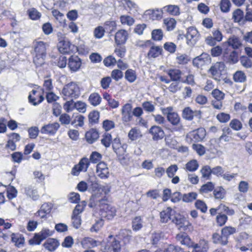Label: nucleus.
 I'll return each mask as SVG.
<instances>
[{
	"instance_id": "1",
	"label": "nucleus",
	"mask_w": 252,
	"mask_h": 252,
	"mask_svg": "<svg viewBox=\"0 0 252 252\" xmlns=\"http://www.w3.org/2000/svg\"><path fill=\"white\" fill-rule=\"evenodd\" d=\"M176 239L182 245L192 248V252H207L209 249L208 243L205 240H200L198 243L192 242L188 235L181 232L176 236Z\"/></svg>"
},
{
	"instance_id": "2",
	"label": "nucleus",
	"mask_w": 252,
	"mask_h": 252,
	"mask_svg": "<svg viewBox=\"0 0 252 252\" xmlns=\"http://www.w3.org/2000/svg\"><path fill=\"white\" fill-rule=\"evenodd\" d=\"M96 205L99 207V214L101 218L111 220L116 215L115 208L108 204L107 199L104 198L99 200L97 201Z\"/></svg>"
},
{
	"instance_id": "3",
	"label": "nucleus",
	"mask_w": 252,
	"mask_h": 252,
	"mask_svg": "<svg viewBox=\"0 0 252 252\" xmlns=\"http://www.w3.org/2000/svg\"><path fill=\"white\" fill-rule=\"evenodd\" d=\"M62 93L63 95L64 99L77 98L80 95V89L78 86L74 82L69 83L65 85Z\"/></svg>"
},
{
	"instance_id": "4",
	"label": "nucleus",
	"mask_w": 252,
	"mask_h": 252,
	"mask_svg": "<svg viewBox=\"0 0 252 252\" xmlns=\"http://www.w3.org/2000/svg\"><path fill=\"white\" fill-rule=\"evenodd\" d=\"M224 68L225 64L223 62H217L211 66L208 73L211 74L213 79L219 81Z\"/></svg>"
},
{
	"instance_id": "5",
	"label": "nucleus",
	"mask_w": 252,
	"mask_h": 252,
	"mask_svg": "<svg viewBox=\"0 0 252 252\" xmlns=\"http://www.w3.org/2000/svg\"><path fill=\"white\" fill-rule=\"evenodd\" d=\"M52 232L48 229H43L38 233L35 234L33 238L29 241L31 245H39L42 241L51 236Z\"/></svg>"
},
{
	"instance_id": "6",
	"label": "nucleus",
	"mask_w": 252,
	"mask_h": 252,
	"mask_svg": "<svg viewBox=\"0 0 252 252\" xmlns=\"http://www.w3.org/2000/svg\"><path fill=\"white\" fill-rule=\"evenodd\" d=\"M167 121L173 126L176 127L173 128L171 130L173 131H181L183 130V126L180 123L181 118L177 113L174 112L168 117H166Z\"/></svg>"
},
{
	"instance_id": "7",
	"label": "nucleus",
	"mask_w": 252,
	"mask_h": 252,
	"mask_svg": "<svg viewBox=\"0 0 252 252\" xmlns=\"http://www.w3.org/2000/svg\"><path fill=\"white\" fill-rule=\"evenodd\" d=\"M199 33L197 29L191 27L188 29L186 33L187 43L189 46L195 44L199 37Z\"/></svg>"
},
{
	"instance_id": "8",
	"label": "nucleus",
	"mask_w": 252,
	"mask_h": 252,
	"mask_svg": "<svg viewBox=\"0 0 252 252\" xmlns=\"http://www.w3.org/2000/svg\"><path fill=\"white\" fill-rule=\"evenodd\" d=\"M182 116L183 119L188 121H191L194 117L200 119L201 112L200 110L193 111L190 107H187L183 110Z\"/></svg>"
},
{
	"instance_id": "9",
	"label": "nucleus",
	"mask_w": 252,
	"mask_h": 252,
	"mask_svg": "<svg viewBox=\"0 0 252 252\" xmlns=\"http://www.w3.org/2000/svg\"><path fill=\"white\" fill-rule=\"evenodd\" d=\"M211 58L209 54L203 53L200 56L193 59L192 63L194 66L199 68L205 64L211 62Z\"/></svg>"
},
{
	"instance_id": "10",
	"label": "nucleus",
	"mask_w": 252,
	"mask_h": 252,
	"mask_svg": "<svg viewBox=\"0 0 252 252\" xmlns=\"http://www.w3.org/2000/svg\"><path fill=\"white\" fill-rule=\"evenodd\" d=\"M132 105L128 103L123 106L121 109V113L122 120L124 122H128L131 121L132 119Z\"/></svg>"
},
{
	"instance_id": "11",
	"label": "nucleus",
	"mask_w": 252,
	"mask_h": 252,
	"mask_svg": "<svg viewBox=\"0 0 252 252\" xmlns=\"http://www.w3.org/2000/svg\"><path fill=\"white\" fill-rule=\"evenodd\" d=\"M96 173L102 179L108 178L109 176V171L107 164L104 162L98 163L96 165Z\"/></svg>"
},
{
	"instance_id": "12",
	"label": "nucleus",
	"mask_w": 252,
	"mask_h": 252,
	"mask_svg": "<svg viewBox=\"0 0 252 252\" xmlns=\"http://www.w3.org/2000/svg\"><path fill=\"white\" fill-rule=\"evenodd\" d=\"M48 45L41 41H35L33 42L34 55L46 56V50Z\"/></svg>"
},
{
	"instance_id": "13",
	"label": "nucleus",
	"mask_w": 252,
	"mask_h": 252,
	"mask_svg": "<svg viewBox=\"0 0 252 252\" xmlns=\"http://www.w3.org/2000/svg\"><path fill=\"white\" fill-rule=\"evenodd\" d=\"M58 47L59 51L62 54H69L74 48V46L67 39H63L60 41Z\"/></svg>"
},
{
	"instance_id": "14",
	"label": "nucleus",
	"mask_w": 252,
	"mask_h": 252,
	"mask_svg": "<svg viewBox=\"0 0 252 252\" xmlns=\"http://www.w3.org/2000/svg\"><path fill=\"white\" fill-rule=\"evenodd\" d=\"M175 211L171 207H167L160 213V221L162 223H167L169 220H172L175 215Z\"/></svg>"
},
{
	"instance_id": "15",
	"label": "nucleus",
	"mask_w": 252,
	"mask_h": 252,
	"mask_svg": "<svg viewBox=\"0 0 252 252\" xmlns=\"http://www.w3.org/2000/svg\"><path fill=\"white\" fill-rule=\"evenodd\" d=\"M59 127L60 125L58 123L49 124L43 126L40 129V132L43 134L53 135L57 132Z\"/></svg>"
},
{
	"instance_id": "16",
	"label": "nucleus",
	"mask_w": 252,
	"mask_h": 252,
	"mask_svg": "<svg viewBox=\"0 0 252 252\" xmlns=\"http://www.w3.org/2000/svg\"><path fill=\"white\" fill-rule=\"evenodd\" d=\"M149 132L153 136L154 140H158L162 139L164 136V132L162 128L159 126H152Z\"/></svg>"
},
{
	"instance_id": "17",
	"label": "nucleus",
	"mask_w": 252,
	"mask_h": 252,
	"mask_svg": "<svg viewBox=\"0 0 252 252\" xmlns=\"http://www.w3.org/2000/svg\"><path fill=\"white\" fill-rule=\"evenodd\" d=\"M120 250L121 245L120 242L114 240L106 244L104 247L103 252H120Z\"/></svg>"
},
{
	"instance_id": "18",
	"label": "nucleus",
	"mask_w": 252,
	"mask_h": 252,
	"mask_svg": "<svg viewBox=\"0 0 252 252\" xmlns=\"http://www.w3.org/2000/svg\"><path fill=\"white\" fill-rule=\"evenodd\" d=\"M52 207L53 205L50 203L43 204L40 209L35 214V216L41 219L45 218L46 215L50 213Z\"/></svg>"
},
{
	"instance_id": "19",
	"label": "nucleus",
	"mask_w": 252,
	"mask_h": 252,
	"mask_svg": "<svg viewBox=\"0 0 252 252\" xmlns=\"http://www.w3.org/2000/svg\"><path fill=\"white\" fill-rule=\"evenodd\" d=\"M82 63L81 59L77 56H71L68 60V66L73 71H77L80 68Z\"/></svg>"
},
{
	"instance_id": "20",
	"label": "nucleus",
	"mask_w": 252,
	"mask_h": 252,
	"mask_svg": "<svg viewBox=\"0 0 252 252\" xmlns=\"http://www.w3.org/2000/svg\"><path fill=\"white\" fill-rule=\"evenodd\" d=\"M112 143L113 149L116 154H121L126 152L127 145L126 144L122 145L119 138H115Z\"/></svg>"
},
{
	"instance_id": "21",
	"label": "nucleus",
	"mask_w": 252,
	"mask_h": 252,
	"mask_svg": "<svg viewBox=\"0 0 252 252\" xmlns=\"http://www.w3.org/2000/svg\"><path fill=\"white\" fill-rule=\"evenodd\" d=\"M190 134L195 141L199 142L204 139L206 136V132L204 128L200 127L192 131L190 133Z\"/></svg>"
},
{
	"instance_id": "22",
	"label": "nucleus",
	"mask_w": 252,
	"mask_h": 252,
	"mask_svg": "<svg viewBox=\"0 0 252 252\" xmlns=\"http://www.w3.org/2000/svg\"><path fill=\"white\" fill-rule=\"evenodd\" d=\"M166 73L170 78L171 81L180 82L182 72L180 69L176 68L169 69L166 71Z\"/></svg>"
},
{
	"instance_id": "23",
	"label": "nucleus",
	"mask_w": 252,
	"mask_h": 252,
	"mask_svg": "<svg viewBox=\"0 0 252 252\" xmlns=\"http://www.w3.org/2000/svg\"><path fill=\"white\" fill-rule=\"evenodd\" d=\"M127 32L124 30H121L118 31L115 34V40L117 45L124 44L127 39Z\"/></svg>"
},
{
	"instance_id": "24",
	"label": "nucleus",
	"mask_w": 252,
	"mask_h": 252,
	"mask_svg": "<svg viewBox=\"0 0 252 252\" xmlns=\"http://www.w3.org/2000/svg\"><path fill=\"white\" fill-rule=\"evenodd\" d=\"M11 241L15 244L16 246L20 248L24 246L25 239L21 234L12 233L11 235Z\"/></svg>"
},
{
	"instance_id": "25",
	"label": "nucleus",
	"mask_w": 252,
	"mask_h": 252,
	"mask_svg": "<svg viewBox=\"0 0 252 252\" xmlns=\"http://www.w3.org/2000/svg\"><path fill=\"white\" fill-rule=\"evenodd\" d=\"M145 15H149L152 20L159 19L162 17V12L158 9H149L145 11Z\"/></svg>"
},
{
	"instance_id": "26",
	"label": "nucleus",
	"mask_w": 252,
	"mask_h": 252,
	"mask_svg": "<svg viewBox=\"0 0 252 252\" xmlns=\"http://www.w3.org/2000/svg\"><path fill=\"white\" fill-rule=\"evenodd\" d=\"M85 137L87 141L92 144L99 137V134L97 131L94 129H91V130L86 132Z\"/></svg>"
},
{
	"instance_id": "27",
	"label": "nucleus",
	"mask_w": 252,
	"mask_h": 252,
	"mask_svg": "<svg viewBox=\"0 0 252 252\" xmlns=\"http://www.w3.org/2000/svg\"><path fill=\"white\" fill-rule=\"evenodd\" d=\"M229 46H231L234 49H238L242 46L240 39L235 35L230 37L227 40Z\"/></svg>"
},
{
	"instance_id": "28",
	"label": "nucleus",
	"mask_w": 252,
	"mask_h": 252,
	"mask_svg": "<svg viewBox=\"0 0 252 252\" xmlns=\"http://www.w3.org/2000/svg\"><path fill=\"white\" fill-rule=\"evenodd\" d=\"M25 192L26 195L33 200H36L39 198V195L36 189L32 186H29L25 188Z\"/></svg>"
},
{
	"instance_id": "29",
	"label": "nucleus",
	"mask_w": 252,
	"mask_h": 252,
	"mask_svg": "<svg viewBox=\"0 0 252 252\" xmlns=\"http://www.w3.org/2000/svg\"><path fill=\"white\" fill-rule=\"evenodd\" d=\"M90 189L93 191H99L100 185L98 184L96 177L94 176H91L88 180Z\"/></svg>"
},
{
	"instance_id": "30",
	"label": "nucleus",
	"mask_w": 252,
	"mask_h": 252,
	"mask_svg": "<svg viewBox=\"0 0 252 252\" xmlns=\"http://www.w3.org/2000/svg\"><path fill=\"white\" fill-rule=\"evenodd\" d=\"M88 100L91 105L96 106L100 103L101 97L98 93H94L90 94Z\"/></svg>"
},
{
	"instance_id": "31",
	"label": "nucleus",
	"mask_w": 252,
	"mask_h": 252,
	"mask_svg": "<svg viewBox=\"0 0 252 252\" xmlns=\"http://www.w3.org/2000/svg\"><path fill=\"white\" fill-rule=\"evenodd\" d=\"M236 232L235 228L230 226H225L221 230V234L223 235V242H228V237L229 235Z\"/></svg>"
},
{
	"instance_id": "32",
	"label": "nucleus",
	"mask_w": 252,
	"mask_h": 252,
	"mask_svg": "<svg viewBox=\"0 0 252 252\" xmlns=\"http://www.w3.org/2000/svg\"><path fill=\"white\" fill-rule=\"evenodd\" d=\"M163 9L173 16H178L180 14V8L176 5H168L164 6Z\"/></svg>"
},
{
	"instance_id": "33",
	"label": "nucleus",
	"mask_w": 252,
	"mask_h": 252,
	"mask_svg": "<svg viewBox=\"0 0 252 252\" xmlns=\"http://www.w3.org/2000/svg\"><path fill=\"white\" fill-rule=\"evenodd\" d=\"M58 246V242L54 239H49L44 244V246L49 251H54Z\"/></svg>"
},
{
	"instance_id": "34",
	"label": "nucleus",
	"mask_w": 252,
	"mask_h": 252,
	"mask_svg": "<svg viewBox=\"0 0 252 252\" xmlns=\"http://www.w3.org/2000/svg\"><path fill=\"white\" fill-rule=\"evenodd\" d=\"M37 91L32 90V93L29 95V100L30 102L32 103L33 105H36L39 103H41L44 100V97L42 95H39V98L37 101H36V98L34 96Z\"/></svg>"
},
{
	"instance_id": "35",
	"label": "nucleus",
	"mask_w": 252,
	"mask_h": 252,
	"mask_svg": "<svg viewBox=\"0 0 252 252\" xmlns=\"http://www.w3.org/2000/svg\"><path fill=\"white\" fill-rule=\"evenodd\" d=\"M232 19L234 22H241L244 19L243 11L239 8L234 10L232 14Z\"/></svg>"
},
{
	"instance_id": "36",
	"label": "nucleus",
	"mask_w": 252,
	"mask_h": 252,
	"mask_svg": "<svg viewBox=\"0 0 252 252\" xmlns=\"http://www.w3.org/2000/svg\"><path fill=\"white\" fill-rule=\"evenodd\" d=\"M233 79L236 82L244 83L246 81L247 77L244 72L239 70L234 74Z\"/></svg>"
},
{
	"instance_id": "37",
	"label": "nucleus",
	"mask_w": 252,
	"mask_h": 252,
	"mask_svg": "<svg viewBox=\"0 0 252 252\" xmlns=\"http://www.w3.org/2000/svg\"><path fill=\"white\" fill-rule=\"evenodd\" d=\"M218 213L219 214H226V215H233L234 211L224 205L220 204L218 207Z\"/></svg>"
},
{
	"instance_id": "38",
	"label": "nucleus",
	"mask_w": 252,
	"mask_h": 252,
	"mask_svg": "<svg viewBox=\"0 0 252 252\" xmlns=\"http://www.w3.org/2000/svg\"><path fill=\"white\" fill-rule=\"evenodd\" d=\"M162 48L158 46H152L151 48L148 56L149 58H156L158 57L161 52Z\"/></svg>"
},
{
	"instance_id": "39",
	"label": "nucleus",
	"mask_w": 252,
	"mask_h": 252,
	"mask_svg": "<svg viewBox=\"0 0 252 252\" xmlns=\"http://www.w3.org/2000/svg\"><path fill=\"white\" fill-rule=\"evenodd\" d=\"M155 104L156 103L154 104L152 101H146L142 103V106L146 112L152 113L155 110Z\"/></svg>"
},
{
	"instance_id": "40",
	"label": "nucleus",
	"mask_w": 252,
	"mask_h": 252,
	"mask_svg": "<svg viewBox=\"0 0 252 252\" xmlns=\"http://www.w3.org/2000/svg\"><path fill=\"white\" fill-rule=\"evenodd\" d=\"M197 196V194L196 192H191L184 194L182 196V198L184 202L189 203L196 199Z\"/></svg>"
},
{
	"instance_id": "41",
	"label": "nucleus",
	"mask_w": 252,
	"mask_h": 252,
	"mask_svg": "<svg viewBox=\"0 0 252 252\" xmlns=\"http://www.w3.org/2000/svg\"><path fill=\"white\" fill-rule=\"evenodd\" d=\"M136 74L134 70L131 69H127L125 72V78L130 83L134 82L136 79Z\"/></svg>"
},
{
	"instance_id": "42",
	"label": "nucleus",
	"mask_w": 252,
	"mask_h": 252,
	"mask_svg": "<svg viewBox=\"0 0 252 252\" xmlns=\"http://www.w3.org/2000/svg\"><path fill=\"white\" fill-rule=\"evenodd\" d=\"M198 166L199 164L197 160L192 159L186 163V169L190 172H193L197 169Z\"/></svg>"
},
{
	"instance_id": "43",
	"label": "nucleus",
	"mask_w": 252,
	"mask_h": 252,
	"mask_svg": "<svg viewBox=\"0 0 252 252\" xmlns=\"http://www.w3.org/2000/svg\"><path fill=\"white\" fill-rule=\"evenodd\" d=\"M200 172L203 178L208 180L210 179L212 174V169L209 166L205 165L203 166L200 170Z\"/></svg>"
},
{
	"instance_id": "44",
	"label": "nucleus",
	"mask_w": 252,
	"mask_h": 252,
	"mask_svg": "<svg viewBox=\"0 0 252 252\" xmlns=\"http://www.w3.org/2000/svg\"><path fill=\"white\" fill-rule=\"evenodd\" d=\"M164 24L166 26L168 31H172L176 26V21L174 18H167L164 19Z\"/></svg>"
},
{
	"instance_id": "45",
	"label": "nucleus",
	"mask_w": 252,
	"mask_h": 252,
	"mask_svg": "<svg viewBox=\"0 0 252 252\" xmlns=\"http://www.w3.org/2000/svg\"><path fill=\"white\" fill-rule=\"evenodd\" d=\"M84 117L80 114L76 115L73 120L71 121V124L72 125H75V127L77 126H82L84 125Z\"/></svg>"
},
{
	"instance_id": "46",
	"label": "nucleus",
	"mask_w": 252,
	"mask_h": 252,
	"mask_svg": "<svg viewBox=\"0 0 252 252\" xmlns=\"http://www.w3.org/2000/svg\"><path fill=\"white\" fill-rule=\"evenodd\" d=\"M46 57L42 55H34L33 61L36 67H40L44 64Z\"/></svg>"
},
{
	"instance_id": "47",
	"label": "nucleus",
	"mask_w": 252,
	"mask_h": 252,
	"mask_svg": "<svg viewBox=\"0 0 252 252\" xmlns=\"http://www.w3.org/2000/svg\"><path fill=\"white\" fill-rule=\"evenodd\" d=\"M80 171L86 172L90 165V162L87 158H83L77 164Z\"/></svg>"
},
{
	"instance_id": "48",
	"label": "nucleus",
	"mask_w": 252,
	"mask_h": 252,
	"mask_svg": "<svg viewBox=\"0 0 252 252\" xmlns=\"http://www.w3.org/2000/svg\"><path fill=\"white\" fill-rule=\"evenodd\" d=\"M214 185L212 182H208L206 184L202 185L199 189L201 193H207L213 190Z\"/></svg>"
},
{
	"instance_id": "49",
	"label": "nucleus",
	"mask_w": 252,
	"mask_h": 252,
	"mask_svg": "<svg viewBox=\"0 0 252 252\" xmlns=\"http://www.w3.org/2000/svg\"><path fill=\"white\" fill-rule=\"evenodd\" d=\"M96 243L97 242L91 238H86L81 242L84 247H94L97 245Z\"/></svg>"
},
{
	"instance_id": "50",
	"label": "nucleus",
	"mask_w": 252,
	"mask_h": 252,
	"mask_svg": "<svg viewBox=\"0 0 252 252\" xmlns=\"http://www.w3.org/2000/svg\"><path fill=\"white\" fill-rule=\"evenodd\" d=\"M128 137L131 140H136L142 136L139 130L136 128H132L128 133Z\"/></svg>"
},
{
	"instance_id": "51",
	"label": "nucleus",
	"mask_w": 252,
	"mask_h": 252,
	"mask_svg": "<svg viewBox=\"0 0 252 252\" xmlns=\"http://www.w3.org/2000/svg\"><path fill=\"white\" fill-rule=\"evenodd\" d=\"M231 5L229 0H221L220 4V9L223 12H228L230 10Z\"/></svg>"
},
{
	"instance_id": "52",
	"label": "nucleus",
	"mask_w": 252,
	"mask_h": 252,
	"mask_svg": "<svg viewBox=\"0 0 252 252\" xmlns=\"http://www.w3.org/2000/svg\"><path fill=\"white\" fill-rule=\"evenodd\" d=\"M112 141V136L110 133H105L101 140V142L106 148L110 146Z\"/></svg>"
},
{
	"instance_id": "53",
	"label": "nucleus",
	"mask_w": 252,
	"mask_h": 252,
	"mask_svg": "<svg viewBox=\"0 0 252 252\" xmlns=\"http://www.w3.org/2000/svg\"><path fill=\"white\" fill-rule=\"evenodd\" d=\"M216 199H220L224 197L225 190L222 187H218L213 191Z\"/></svg>"
},
{
	"instance_id": "54",
	"label": "nucleus",
	"mask_w": 252,
	"mask_h": 252,
	"mask_svg": "<svg viewBox=\"0 0 252 252\" xmlns=\"http://www.w3.org/2000/svg\"><path fill=\"white\" fill-rule=\"evenodd\" d=\"M102 218L95 221V223L90 228L91 232H96L102 227L104 224V221Z\"/></svg>"
},
{
	"instance_id": "55",
	"label": "nucleus",
	"mask_w": 252,
	"mask_h": 252,
	"mask_svg": "<svg viewBox=\"0 0 252 252\" xmlns=\"http://www.w3.org/2000/svg\"><path fill=\"white\" fill-rule=\"evenodd\" d=\"M178 167L176 164L169 166L166 170V173L169 178H172L177 171Z\"/></svg>"
},
{
	"instance_id": "56",
	"label": "nucleus",
	"mask_w": 252,
	"mask_h": 252,
	"mask_svg": "<svg viewBox=\"0 0 252 252\" xmlns=\"http://www.w3.org/2000/svg\"><path fill=\"white\" fill-rule=\"evenodd\" d=\"M142 227V221L140 217H135L132 221V228L135 231H138Z\"/></svg>"
},
{
	"instance_id": "57",
	"label": "nucleus",
	"mask_w": 252,
	"mask_h": 252,
	"mask_svg": "<svg viewBox=\"0 0 252 252\" xmlns=\"http://www.w3.org/2000/svg\"><path fill=\"white\" fill-rule=\"evenodd\" d=\"M212 238L214 243L216 244H220L222 245H225L228 242H223V235H220L218 233H214L213 235Z\"/></svg>"
},
{
	"instance_id": "58",
	"label": "nucleus",
	"mask_w": 252,
	"mask_h": 252,
	"mask_svg": "<svg viewBox=\"0 0 252 252\" xmlns=\"http://www.w3.org/2000/svg\"><path fill=\"white\" fill-rule=\"evenodd\" d=\"M192 149L196 151V152L199 156H203L205 154L206 152L205 148L202 145L199 144H193L192 145Z\"/></svg>"
},
{
	"instance_id": "59",
	"label": "nucleus",
	"mask_w": 252,
	"mask_h": 252,
	"mask_svg": "<svg viewBox=\"0 0 252 252\" xmlns=\"http://www.w3.org/2000/svg\"><path fill=\"white\" fill-rule=\"evenodd\" d=\"M29 15L32 20H37L41 17V14L35 8H32L28 10Z\"/></svg>"
},
{
	"instance_id": "60",
	"label": "nucleus",
	"mask_w": 252,
	"mask_h": 252,
	"mask_svg": "<svg viewBox=\"0 0 252 252\" xmlns=\"http://www.w3.org/2000/svg\"><path fill=\"white\" fill-rule=\"evenodd\" d=\"M152 38L154 40H160L163 37V32L161 29L154 30L152 32Z\"/></svg>"
},
{
	"instance_id": "61",
	"label": "nucleus",
	"mask_w": 252,
	"mask_h": 252,
	"mask_svg": "<svg viewBox=\"0 0 252 252\" xmlns=\"http://www.w3.org/2000/svg\"><path fill=\"white\" fill-rule=\"evenodd\" d=\"M242 65L245 68H249L252 66V61L248 57L242 56L240 59Z\"/></svg>"
},
{
	"instance_id": "62",
	"label": "nucleus",
	"mask_w": 252,
	"mask_h": 252,
	"mask_svg": "<svg viewBox=\"0 0 252 252\" xmlns=\"http://www.w3.org/2000/svg\"><path fill=\"white\" fill-rule=\"evenodd\" d=\"M59 121L62 125H69L71 123L70 116L66 113H64L60 115Z\"/></svg>"
},
{
	"instance_id": "63",
	"label": "nucleus",
	"mask_w": 252,
	"mask_h": 252,
	"mask_svg": "<svg viewBox=\"0 0 252 252\" xmlns=\"http://www.w3.org/2000/svg\"><path fill=\"white\" fill-rule=\"evenodd\" d=\"M99 117V113L98 111H93L89 115V121L91 123H96Z\"/></svg>"
},
{
	"instance_id": "64",
	"label": "nucleus",
	"mask_w": 252,
	"mask_h": 252,
	"mask_svg": "<svg viewBox=\"0 0 252 252\" xmlns=\"http://www.w3.org/2000/svg\"><path fill=\"white\" fill-rule=\"evenodd\" d=\"M112 78L116 81L121 79L123 77V73L119 69H114L111 72Z\"/></svg>"
}]
</instances>
